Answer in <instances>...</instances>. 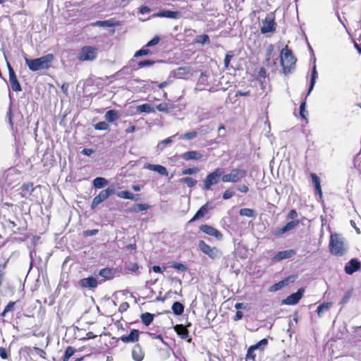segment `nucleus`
I'll use <instances>...</instances> for the list:
<instances>
[{"label": "nucleus", "mask_w": 361, "mask_h": 361, "mask_svg": "<svg viewBox=\"0 0 361 361\" xmlns=\"http://www.w3.org/2000/svg\"><path fill=\"white\" fill-rule=\"evenodd\" d=\"M54 60V56L48 54L38 59H29L25 57V63L32 71H37L41 69H47Z\"/></svg>", "instance_id": "1"}, {"label": "nucleus", "mask_w": 361, "mask_h": 361, "mask_svg": "<svg viewBox=\"0 0 361 361\" xmlns=\"http://www.w3.org/2000/svg\"><path fill=\"white\" fill-rule=\"evenodd\" d=\"M329 248L331 254L342 256L346 252L347 245L342 236L334 233L331 235Z\"/></svg>", "instance_id": "2"}, {"label": "nucleus", "mask_w": 361, "mask_h": 361, "mask_svg": "<svg viewBox=\"0 0 361 361\" xmlns=\"http://www.w3.org/2000/svg\"><path fill=\"white\" fill-rule=\"evenodd\" d=\"M296 59L292 54L290 50L287 47L283 48L281 52V64L283 68L284 72H288L290 70L293 66L295 63Z\"/></svg>", "instance_id": "3"}, {"label": "nucleus", "mask_w": 361, "mask_h": 361, "mask_svg": "<svg viewBox=\"0 0 361 361\" xmlns=\"http://www.w3.org/2000/svg\"><path fill=\"white\" fill-rule=\"evenodd\" d=\"M246 175L245 170L233 169L228 173L223 175L221 180L224 183H236L245 178Z\"/></svg>", "instance_id": "4"}, {"label": "nucleus", "mask_w": 361, "mask_h": 361, "mask_svg": "<svg viewBox=\"0 0 361 361\" xmlns=\"http://www.w3.org/2000/svg\"><path fill=\"white\" fill-rule=\"evenodd\" d=\"M97 49L91 46H85L78 54L77 59L81 61H93L97 56Z\"/></svg>", "instance_id": "5"}, {"label": "nucleus", "mask_w": 361, "mask_h": 361, "mask_svg": "<svg viewBox=\"0 0 361 361\" xmlns=\"http://www.w3.org/2000/svg\"><path fill=\"white\" fill-rule=\"evenodd\" d=\"M223 173L224 170L220 168L216 169L213 172L209 173L203 182L204 189L208 190L212 185L218 183Z\"/></svg>", "instance_id": "6"}, {"label": "nucleus", "mask_w": 361, "mask_h": 361, "mask_svg": "<svg viewBox=\"0 0 361 361\" xmlns=\"http://www.w3.org/2000/svg\"><path fill=\"white\" fill-rule=\"evenodd\" d=\"M200 250L210 258L214 259L221 256V252L215 247H211L204 241L200 240L198 243Z\"/></svg>", "instance_id": "7"}, {"label": "nucleus", "mask_w": 361, "mask_h": 361, "mask_svg": "<svg viewBox=\"0 0 361 361\" xmlns=\"http://www.w3.org/2000/svg\"><path fill=\"white\" fill-rule=\"evenodd\" d=\"M114 192V190L112 188H108L107 189L101 191L99 194L93 199L92 207H97L101 202L106 200L111 194H113Z\"/></svg>", "instance_id": "8"}, {"label": "nucleus", "mask_w": 361, "mask_h": 361, "mask_svg": "<svg viewBox=\"0 0 361 361\" xmlns=\"http://www.w3.org/2000/svg\"><path fill=\"white\" fill-rule=\"evenodd\" d=\"M200 228L204 233H206L210 236H213L219 240L222 239L223 235H222L221 233L219 231H218L217 229H216L215 228H214L209 225H207V224L202 225L200 227Z\"/></svg>", "instance_id": "9"}, {"label": "nucleus", "mask_w": 361, "mask_h": 361, "mask_svg": "<svg viewBox=\"0 0 361 361\" xmlns=\"http://www.w3.org/2000/svg\"><path fill=\"white\" fill-rule=\"evenodd\" d=\"M295 254V252L290 249L278 252L272 258V262H277L285 259H289Z\"/></svg>", "instance_id": "10"}, {"label": "nucleus", "mask_w": 361, "mask_h": 361, "mask_svg": "<svg viewBox=\"0 0 361 361\" xmlns=\"http://www.w3.org/2000/svg\"><path fill=\"white\" fill-rule=\"evenodd\" d=\"M275 30V23L271 16H267L262 23L261 32L267 33Z\"/></svg>", "instance_id": "11"}, {"label": "nucleus", "mask_w": 361, "mask_h": 361, "mask_svg": "<svg viewBox=\"0 0 361 361\" xmlns=\"http://www.w3.org/2000/svg\"><path fill=\"white\" fill-rule=\"evenodd\" d=\"M304 290L299 289L296 293L290 295L283 301V303L286 305H295L298 303L300 299L302 298Z\"/></svg>", "instance_id": "12"}, {"label": "nucleus", "mask_w": 361, "mask_h": 361, "mask_svg": "<svg viewBox=\"0 0 361 361\" xmlns=\"http://www.w3.org/2000/svg\"><path fill=\"white\" fill-rule=\"evenodd\" d=\"M214 205L212 202H207L200 207V209L196 212L195 216L192 218L190 221H195L197 219L204 216L208 209H214Z\"/></svg>", "instance_id": "13"}, {"label": "nucleus", "mask_w": 361, "mask_h": 361, "mask_svg": "<svg viewBox=\"0 0 361 361\" xmlns=\"http://www.w3.org/2000/svg\"><path fill=\"white\" fill-rule=\"evenodd\" d=\"M299 224L298 221H291L282 228H278L274 231L275 235H282L296 227Z\"/></svg>", "instance_id": "14"}, {"label": "nucleus", "mask_w": 361, "mask_h": 361, "mask_svg": "<svg viewBox=\"0 0 361 361\" xmlns=\"http://www.w3.org/2000/svg\"><path fill=\"white\" fill-rule=\"evenodd\" d=\"M154 17L168 18L171 19H178L180 13L178 11H161L153 15Z\"/></svg>", "instance_id": "15"}, {"label": "nucleus", "mask_w": 361, "mask_h": 361, "mask_svg": "<svg viewBox=\"0 0 361 361\" xmlns=\"http://www.w3.org/2000/svg\"><path fill=\"white\" fill-rule=\"evenodd\" d=\"M140 331L137 329H133L130 331V334L128 336H122L121 337V340L123 343H134L139 340Z\"/></svg>", "instance_id": "16"}, {"label": "nucleus", "mask_w": 361, "mask_h": 361, "mask_svg": "<svg viewBox=\"0 0 361 361\" xmlns=\"http://www.w3.org/2000/svg\"><path fill=\"white\" fill-rule=\"evenodd\" d=\"M145 357V352L139 344H136L132 349V358L135 361H142Z\"/></svg>", "instance_id": "17"}, {"label": "nucleus", "mask_w": 361, "mask_h": 361, "mask_svg": "<svg viewBox=\"0 0 361 361\" xmlns=\"http://www.w3.org/2000/svg\"><path fill=\"white\" fill-rule=\"evenodd\" d=\"M9 82L11 89L15 92H20L22 90L21 86L18 81L16 75L14 72V71L10 70V75H9Z\"/></svg>", "instance_id": "18"}, {"label": "nucleus", "mask_w": 361, "mask_h": 361, "mask_svg": "<svg viewBox=\"0 0 361 361\" xmlns=\"http://www.w3.org/2000/svg\"><path fill=\"white\" fill-rule=\"evenodd\" d=\"M79 284L82 288H93L97 286V280L94 277H87L82 279Z\"/></svg>", "instance_id": "19"}, {"label": "nucleus", "mask_w": 361, "mask_h": 361, "mask_svg": "<svg viewBox=\"0 0 361 361\" xmlns=\"http://www.w3.org/2000/svg\"><path fill=\"white\" fill-rule=\"evenodd\" d=\"M360 267V262L355 259H352L345 266V271L348 274H353L357 271Z\"/></svg>", "instance_id": "20"}, {"label": "nucleus", "mask_w": 361, "mask_h": 361, "mask_svg": "<svg viewBox=\"0 0 361 361\" xmlns=\"http://www.w3.org/2000/svg\"><path fill=\"white\" fill-rule=\"evenodd\" d=\"M174 329L181 338L187 339L188 342H190L191 338H189V332L185 326L183 324H177L175 326Z\"/></svg>", "instance_id": "21"}, {"label": "nucleus", "mask_w": 361, "mask_h": 361, "mask_svg": "<svg viewBox=\"0 0 361 361\" xmlns=\"http://www.w3.org/2000/svg\"><path fill=\"white\" fill-rule=\"evenodd\" d=\"M144 168L151 170V171H157L162 176L168 175V171H167L166 169L164 166H161V165L146 164L145 165Z\"/></svg>", "instance_id": "22"}, {"label": "nucleus", "mask_w": 361, "mask_h": 361, "mask_svg": "<svg viewBox=\"0 0 361 361\" xmlns=\"http://www.w3.org/2000/svg\"><path fill=\"white\" fill-rule=\"evenodd\" d=\"M181 158L185 161L198 160L202 157V154L197 151H189L181 154Z\"/></svg>", "instance_id": "23"}, {"label": "nucleus", "mask_w": 361, "mask_h": 361, "mask_svg": "<svg viewBox=\"0 0 361 361\" xmlns=\"http://www.w3.org/2000/svg\"><path fill=\"white\" fill-rule=\"evenodd\" d=\"M192 75L190 68L180 67L176 71V76L178 78H187Z\"/></svg>", "instance_id": "24"}, {"label": "nucleus", "mask_w": 361, "mask_h": 361, "mask_svg": "<svg viewBox=\"0 0 361 361\" xmlns=\"http://www.w3.org/2000/svg\"><path fill=\"white\" fill-rule=\"evenodd\" d=\"M104 118L108 122L112 123L118 119L119 116L116 111L109 110L105 114Z\"/></svg>", "instance_id": "25"}, {"label": "nucleus", "mask_w": 361, "mask_h": 361, "mask_svg": "<svg viewBox=\"0 0 361 361\" xmlns=\"http://www.w3.org/2000/svg\"><path fill=\"white\" fill-rule=\"evenodd\" d=\"M333 306L332 302H324L317 307V314L321 317L324 312L330 310Z\"/></svg>", "instance_id": "26"}, {"label": "nucleus", "mask_w": 361, "mask_h": 361, "mask_svg": "<svg viewBox=\"0 0 361 361\" xmlns=\"http://www.w3.org/2000/svg\"><path fill=\"white\" fill-rule=\"evenodd\" d=\"M137 111L140 113H152L154 112V109L149 104H143L137 106Z\"/></svg>", "instance_id": "27"}, {"label": "nucleus", "mask_w": 361, "mask_h": 361, "mask_svg": "<svg viewBox=\"0 0 361 361\" xmlns=\"http://www.w3.org/2000/svg\"><path fill=\"white\" fill-rule=\"evenodd\" d=\"M268 341L267 338H263L260 341H259L255 345H251V349H253L254 350H259L260 352L263 351L264 348L267 345Z\"/></svg>", "instance_id": "28"}, {"label": "nucleus", "mask_w": 361, "mask_h": 361, "mask_svg": "<svg viewBox=\"0 0 361 361\" xmlns=\"http://www.w3.org/2000/svg\"><path fill=\"white\" fill-rule=\"evenodd\" d=\"M317 77V69H316V66H314L312 71L310 85V88L308 90L307 95H309L310 94V92L312 91L314 86L315 85Z\"/></svg>", "instance_id": "29"}, {"label": "nucleus", "mask_w": 361, "mask_h": 361, "mask_svg": "<svg viewBox=\"0 0 361 361\" xmlns=\"http://www.w3.org/2000/svg\"><path fill=\"white\" fill-rule=\"evenodd\" d=\"M107 183V180L102 177H97L93 180V185L97 188H102L106 185Z\"/></svg>", "instance_id": "30"}, {"label": "nucleus", "mask_w": 361, "mask_h": 361, "mask_svg": "<svg viewBox=\"0 0 361 361\" xmlns=\"http://www.w3.org/2000/svg\"><path fill=\"white\" fill-rule=\"evenodd\" d=\"M139 269V265L137 263H130L127 264L124 268V273L126 274L136 273Z\"/></svg>", "instance_id": "31"}, {"label": "nucleus", "mask_w": 361, "mask_h": 361, "mask_svg": "<svg viewBox=\"0 0 361 361\" xmlns=\"http://www.w3.org/2000/svg\"><path fill=\"white\" fill-rule=\"evenodd\" d=\"M173 312L176 315H180L184 311L183 305L179 302H175L172 305Z\"/></svg>", "instance_id": "32"}, {"label": "nucleus", "mask_w": 361, "mask_h": 361, "mask_svg": "<svg viewBox=\"0 0 361 361\" xmlns=\"http://www.w3.org/2000/svg\"><path fill=\"white\" fill-rule=\"evenodd\" d=\"M114 271L112 269L105 268L99 271V275L106 279L113 278Z\"/></svg>", "instance_id": "33"}, {"label": "nucleus", "mask_w": 361, "mask_h": 361, "mask_svg": "<svg viewBox=\"0 0 361 361\" xmlns=\"http://www.w3.org/2000/svg\"><path fill=\"white\" fill-rule=\"evenodd\" d=\"M312 180L315 186L316 190L318 192L319 196H322V188L320 185V180L315 173H311Z\"/></svg>", "instance_id": "34"}, {"label": "nucleus", "mask_w": 361, "mask_h": 361, "mask_svg": "<svg viewBox=\"0 0 361 361\" xmlns=\"http://www.w3.org/2000/svg\"><path fill=\"white\" fill-rule=\"evenodd\" d=\"M141 319L143 324L148 326L153 322L154 315L149 312L143 313L141 315Z\"/></svg>", "instance_id": "35"}, {"label": "nucleus", "mask_w": 361, "mask_h": 361, "mask_svg": "<svg viewBox=\"0 0 361 361\" xmlns=\"http://www.w3.org/2000/svg\"><path fill=\"white\" fill-rule=\"evenodd\" d=\"M173 109L171 104L161 103L157 106V109L161 112H169L171 109Z\"/></svg>", "instance_id": "36"}, {"label": "nucleus", "mask_w": 361, "mask_h": 361, "mask_svg": "<svg viewBox=\"0 0 361 361\" xmlns=\"http://www.w3.org/2000/svg\"><path fill=\"white\" fill-rule=\"evenodd\" d=\"M180 183L186 184L188 187L192 188L197 184V180L190 177H185L180 179Z\"/></svg>", "instance_id": "37"}, {"label": "nucleus", "mask_w": 361, "mask_h": 361, "mask_svg": "<svg viewBox=\"0 0 361 361\" xmlns=\"http://www.w3.org/2000/svg\"><path fill=\"white\" fill-rule=\"evenodd\" d=\"M148 47H146V45L145 47H143L141 49H140L139 51H136L134 54V57L137 58V57H140V56H147V55H149L152 54V52L148 49Z\"/></svg>", "instance_id": "38"}, {"label": "nucleus", "mask_w": 361, "mask_h": 361, "mask_svg": "<svg viewBox=\"0 0 361 361\" xmlns=\"http://www.w3.org/2000/svg\"><path fill=\"white\" fill-rule=\"evenodd\" d=\"M94 25L99 27H113L114 25V23H113L112 20H108L97 21L94 23Z\"/></svg>", "instance_id": "39"}, {"label": "nucleus", "mask_w": 361, "mask_h": 361, "mask_svg": "<svg viewBox=\"0 0 361 361\" xmlns=\"http://www.w3.org/2000/svg\"><path fill=\"white\" fill-rule=\"evenodd\" d=\"M117 196L122 199L133 200L134 195L128 191H121L117 193Z\"/></svg>", "instance_id": "40"}, {"label": "nucleus", "mask_w": 361, "mask_h": 361, "mask_svg": "<svg viewBox=\"0 0 361 361\" xmlns=\"http://www.w3.org/2000/svg\"><path fill=\"white\" fill-rule=\"evenodd\" d=\"M241 216H247V217H254L255 212L254 210L249 208L241 209L239 212Z\"/></svg>", "instance_id": "41"}, {"label": "nucleus", "mask_w": 361, "mask_h": 361, "mask_svg": "<svg viewBox=\"0 0 361 361\" xmlns=\"http://www.w3.org/2000/svg\"><path fill=\"white\" fill-rule=\"evenodd\" d=\"M197 132L190 131V132L186 133L183 135H181L180 138L184 139V140H192V139L195 138L197 137Z\"/></svg>", "instance_id": "42"}, {"label": "nucleus", "mask_w": 361, "mask_h": 361, "mask_svg": "<svg viewBox=\"0 0 361 361\" xmlns=\"http://www.w3.org/2000/svg\"><path fill=\"white\" fill-rule=\"evenodd\" d=\"M94 128L99 130H106L109 128V125L105 121H101L94 125Z\"/></svg>", "instance_id": "43"}, {"label": "nucleus", "mask_w": 361, "mask_h": 361, "mask_svg": "<svg viewBox=\"0 0 361 361\" xmlns=\"http://www.w3.org/2000/svg\"><path fill=\"white\" fill-rule=\"evenodd\" d=\"M149 208V206L147 204H136L134 208L133 211L135 212H140V211H145Z\"/></svg>", "instance_id": "44"}, {"label": "nucleus", "mask_w": 361, "mask_h": 361, "mask_svg": "<svg viewBox=\"0 0 361 361\" xmlns=\"http://www.w3.org/2000/svg\"><path fill=\"white\" fill-rule=\"evenodd\" d=\"M284 284H285L284 281H280V282L271 286L269 290L271 292H276V291L280 290L284 286Z\"/></svg>", "instance_id": "45"}, {"label": "nucleus", "mask_w": 361, "mask_h": 361, "mask_svg": "<svg viewBox=\"0 0 361 361\" xmlns=\"http://www.w3.org/2000/svg\"><path fill=\"white\" fill-rule=\"evenodd\" d=\"M199 171V169L196 167L195 168H188L183 170L182 174L183 175H191L197 173Z\"/></svg>", "instance_id": "46"}, {"label": "nucleus", "mask_w": 361, "mask_h": 361, "mask_svg": "<svg viewBox=\"0 0 361 361\" xmlns=\"http://www.w3.org/2000/svg\"><path fill=\"white\" fill-rule=\"evenodd\" d=\"M171 267L181 271H185L187 269V267L181 263L174 262L171 264Z\"/></svg>", "instance_id": "47"}, {"label": "nucleus", "mask_w": 361, "mask_h": 361, "mask_svg": "<svg viewBox=\"0 0 361 361\" xmlns=\"http://www.w3.org/2000/svg\"><path fill=\"white\" fill-rule=\"evenodd\" d=\"M154 63H155V61H152V60H145V61H140L137 65H138L139 68H142V67H145V66H152Z\"/></svg>", "instance_id": "48"}, {"label": "nucleus", "mask_w": 361, "mask_h": 361, "mask_svg": "<svg viewBox=\"0 0 361 361\" xmlns=\"http://www.w3.org/2000/svg\"><path fill=\"white\" fill-rule=\"evenodd\" d=\"M160 41V38L159 36H154L149 42H147L146 47H152L154 45H157Z\"/></svg>", "instance_id": "49"}, {"label": "nucleus", "mask_w": 361, "mask_h": 361, "mask_svg": "<svg viewBox=\"0 0 361 361\" xmlns=\"http://www.w3.org/2000/svg\"><path fill=\"white\" fill-rule=\"evenodd\" d=\"M75 353V349L71 346L68 347L66 350L64 357L66 360H68Z\"/></svg>", "instance_id": "50"}, {"label": "nucleus", "mask_w": 361, "mask_h": 361, "mask_svg": "<svg viewBox=\"0 0 361 361\" xmlns=\"http://www.w3.org/2000/svg\"><path fill=\"white\" fill-rule=\"evenodd\" d=\"M255 351V350H254L253 349H251V348L250 347L247 352L246 358L248 360H252V361H255V357H256V355L254 353Z\"/></svg>", "instance_id": "51"}, {"label": "nucleus", "mask_w": 361, "mask_h": 361, "mask_svg": "<svg viewBox=\"0 0 361 361\" xmlns=\"http://www.w3.org/2000/svg\"><path fill=\"white\" fill-rule=\"evenodd\" d=\"M352 295V290H348L341 300V304H345L348 302Z\"/></svg>", "instance_id": "52"}, {"label": "nucleus", "mask_w": 361, "mask_h": 361, "mask_svg": "<svg viewBox=\"0 0 361 361\" xmlns=\"http://www.w3.org/2000/svg\"><path fill=\"white\" fill-rule=\"evenodd\" d=\"M197 42L202 44L209 42V39L208 35H202L197 37Z\"/></svg>", "instance_id": "53"}, {"label": "nucleus", "mask_w": 361, "mask_h": 361, "mask_svg": "<svg viewBox=\"0 0 361 361\" xmlns=\"http://www.w3.org/2000/svg\"><path fill=\"white\" fill-rule=\"evenodd\" d=\"M233 195L234 192L233 191L227 190L224 192L222 197L224 200H228L231 198Z\"/></svg>", "instance_id": "54"}, {"label": "nucleus", "mask_w": 361, "mask_h": 361, "mask_svg": "<svg viewBox=\"0 0 361 361\" xmlns=\"http://www.w3.org/2000/svg\"><path fill=\"white\" fill-rule=\"evenodd\" d=\"M305 105H306L305 102H302L300 104V116H301L302 118H306V115H305V113H306Z\"/></svg>", "instance_id": "55"}, {"label": "nucleus", "mask_w": 361, "mask_h": 361, "mask_svg": "<svg viewBox=\"0 0 361 361\" xmlns=\"http://www.w3.org/2000/svg\"><path fill=\"white\" fill-rule=\"evenodd\" d=\"M14 304H15V303H14L13 302H9V303L6 306V307H5V309H4V310L3 313H2V314H3V315H5V314H6V312H8L11 311V310L13 309V306H14Z\"/></svg>", "instance_id": "56"}, {"label": "nucleus", "mask_w": 361, "mask_h": 361, "mask_svg": "<svg viewBox=\"0 0 361 361\" xmlns=\"http://www.w3.org/2000/svg\"><path fill=\"white\" fill-rule=\"evenodd\" d=\"M232 58H233V55H231V54H228L226 55V57L224 59V66L226 68H228V65H229Z\"/></svg>", "instance_id": "57"}, {"label": "nucleus", "mask_w": 361, "mask_h": 361, "mask_svg": "<svg viewBox=\"0 0 361 361\" xmlns=\"http://www.w3.org/2000/svg\"><path fill=\"white\" fill-rule=\"evenodd\" d=\"M176 135H173V137H168L164 140H162L159 144V147L161 145H167L172 142V138L174 137Z\"/></svg>", "instance_id": "58"}, {"label": "nucleus", "mask_w": 361, "mask_h": 361, "mask_svg": "<svg viewBox=\"0 0 361 361\" xmlns=\"http://www.w3.org/2000/svg\"><path fill=\"white\" fill-rule=\"evenodd\" d=\"M0 357L2 359H6L8 357L6 350L3 347L0 348Z\"/></svg>", "instance_id": "59"}, {"label": "nucleus", "mask_w": 361, "mask_h": 361, "mask_svg": "<svg viewBox=\"0 0 361 361\" xmlns=\"http://www.w3.org/2000/svg\"><path fill=\"white\" fill-rule=\"evenodd\" d=\"M150 8L147 6H141L140 8V13L141 14H145V13H149L150 12Z\"/></svg>", "instance_id": "60"}, {"label": "nucleus", "mask_w": 361, "mask_h": 361, "mask_svg": "<svg viewBox=\"0 0 361 361\" xmlns=\"http://www.w3.org/2000/svg\"><path fill=\"white\" fill-rule=\"evenodd\" d=\"M258 76L259 78H265L267 77V71H266L265 68H260L259 73H258Z\"/></svg>", "instance_id": "61"}, {"label": "nucleus", "mask_w": 361, "mask_h": 361, "mask_svg": "<svg viewBox=\"0 0 361 361\" xmlns=\"http://www.w3.org/2000/svg\"><path fill=\"white\" fill-rule=\"evenodd\" d=\"M98 233V230L97 229H92V230H87L85 232V234L86 235H94Z\"/></svg>", "instance_id": "62"}, {"label": "nucleus", "mask_w": 361, "mask_h": 361, "mask_svg": "<svg viewBox=\"0 0 361 361\" xmlns=\"http://www.w3.org/2000/svg\"><path fill=\"white\" fill-rule=\"evenodd\" d=\"M238 190L241 192H247L248 191V187L245 185H241L238 186Z\"/></svg>", "instance_id": "63"}, {"label": "nucleus", "mask_w": 361, "mask_h": 361, "mask_svg": "<svg viewBox=\"0 0 361 361\" xmlns=\"http://www.w3.org/2000/svg\"><path fill=\"white\" fill-rule=\"evenodd\" d=\"M93 152L94 151L91 149H84L81 153L86 156H90Z\"/></svg>", "instance_id": "64"}]
</instances>
